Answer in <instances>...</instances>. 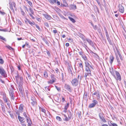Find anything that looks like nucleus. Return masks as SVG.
<instances>
[{
  "instance_id": "052dcab7",
  "label": "nucleus",
  "mask_w": 126,
  "mask_h": 126,
  "mask_svg": "<svg viewBox=\"0 0 126 126\" xmlns=\"http://www.w3.org/2000/svg\"><path fill=\"white\" fill-rule=\"evenodd\" d=\"M99 92H98V93H97V94L96 95L97 96V98L98 99H99L100 98V96L99 95Z\"/></svg>"
},
{
  "instance_id": "f257e3e1",
  "label": "nucleus",
  "mask_w": 126,
  "mask_h": 126,
  "mask_svg": "<svg viewBox=\"0 0 126 126\" xmlns=\"http://www.w3.org/2000/svg\"><path fill=\"white\" fill-rule=\"evenodd\" d=\"M85 70L86 72L85 73L84 76V77L86 78L88 75L91 76V69L94 70L93 67L91 65L90 63H91L89 61L87 62H85Z\"/></svg>"
},
{
  "instance_id": "de8ad7c7",
  "label": "nucleus",
  "mask_w": 126,
  "mask_h": 126,
  "mask_svg": "<svg viewBox=\"0 0 126 126\" xmlns=\"http://www.w3.org/2000/svg\"><path fill=\"white\" fill-rule=\"evenodd\" d=\"M99 6L100 7V8L102 9V5L101 3H100V2L99 1L97 2Z\"/></svg>"
},
{
  "instance_id": "aec40b11",
  "label": "nucleus",
  "mask_w": 126,
  "mask_h": 126,
  "mask_svg": "<svg viewBox=\"0 0 126 126\" xmlns=\"http://www.w3.org/2000/svg\"><path fill=\"white\" fill-rule=\"evenodd\" d=\"M22 86L21 85H19L18 87V88L19 90V91L22 95H23V91L22 89Z\"/></svg>"
},
{
  "instance_id": "72a5a7b5",
  "label": "nucleus",
  "mask_w": 126,
  "mask_h": 126,
  "mask_svg": "<svg viewBox=\"0 0 126 126\" xmlns=\"http://www.w3.org/2000/svg\"><path fill=\"white\" fill-rule=\"evenodd\" d=\"M68 18L73 23H75L76 22L75 20L73 18L70 17H69Z\"/></svg>"
},
{
  "instance_id": "393cba45",
  "label": "nucleus",
  "mask_w": 126,
  "mask_h": 126,
  "mask_svg": "<svg viewBox=\"0 0 126 126\" xmlns=\"http://www.w3.org/2000/svg\"><path fill=\"white\" fill-rule=\"evenodd\" d=\"M18 118L19 121L20 122H22L24 119V118L21 117L19 115H18Z\"/></svg>"
},
{
  "instance_id": "dca6fc26",
  "label": "nucleus",
  "mask_w": 126,
  "mask_h": 126,
  "mask_svg": "<svg viewBox=\"0 0 126 126\" xmlns=\"http://www.w3.org/2000/svg\"><path fill=\"white\" fill-rule=\"evenodd\" d=\"M69 7L70 10H75L77 9L76 6L74 4H71L69 5Z\"/></svg>"
},
{
  "instance_id": "39448f33",
  "label": "nucleus",
  "mask_w": 126,
  "mask_h": 126,
  "mask_svg": "<svg viewBox=\"0 0 126 126\" xmlns=\"http://www.w3.org/2000/svg\"><path fill=\"white\" fill-rule=\"evenodd\" d=\"M93 103L89 105V107L90 108H93L95 107L96 105L98 103V101L94 99L92 101Z\"/></svg>"
},
{
  "instance_id": "b1692460",
  "label": "nucleus",
  "mask_w": 126,
  "mask_h": 126,
  "mask_svg": "<svg viewBox=\"0 0 126 126\" xmlns=\"http://www.w3.org/2000/svg\"><path fill=\"white\" fill-rule=\"evenodd\" d=\"M63 6L65 7H67L68 6V4L66 0H63Z\"/></svg>"
},
{
  "instance_id": "603ef678",
  "label": "nucleus",
  "mask_w": 126,
  "mask_h": 126,
  "mask_svg": "<svg viewBox=\"0 0 126 126\" xmlns=\"http://www.w3.org/2000/svg\"><path fill=\"white\" fill-rule=\"evenodd\" d=\"M0 31L5 32H7L8 31L7 29H0Z\"/></svg>"
},
{
  "instance_id": "9d476101",
  "label": "nucleus",
  "mask_w": 126,
  "mask_h": 126,
  "mask_svg": "<svg viewBox=\"0 0 126 126\" xmlns=\"http://www.w3.org/2000/svg\"><path fill=\"white\" fill-rule=\"evenodd\" d=\"M86 40L89 43V44L91 46L95 48V47L94 45L93 42L91 40L89 39L86 38Z\"/></svg>"
},
{
  "instance_id": "c9c22d12",
  "label": "nucleus",
  "mask_w": 126,
  "mask_h": 126,
  "mask_svg": "<svg viewBox=\"0 0 126 126\" xmlns=\"http://www.w3.org/2000/svg\"><path fill=\"white\" fill-rule=\"evenodd\" d=\"M62 79L63 80H63L65 79V76H66V74L65 73H64V75L63 73H62Z\"/></svg>"
},
{
  "instance_id": "a211bd4d",
  "label": "nucleus",
  "mask_w": 126,
  "mask_h": 126,
  "mask_svg": "<svg viewBox=\"0 0 126 126\" xmlns=\"http://www.w3.org/2000/svg\"><path fill=\"white\" fill-rule=\"evenodd\" d=\"M43 16L46 19L48 20H50L51 18V17L48 14H44Z\"/></svg>"
},
{
  "instance_id": "0eeeda50",
  "label": "nucleus",
  "mask_w": 126,
  "mask_h": 126,
  "mask_svg": "<svg viewBox=\"0 0 126 126\" xmlns=\"http://www.w3.org/2000/svg\"><path fill=\"white\" fill-rule=\"evenodd\" d=\"M31 100L32 101L31 103L33 106L36 105V102L35 97L33 96H32L31 97Z\"/></svg>"
},
{
  "instance_id": "79ce46f5",
  "label": "nucleus",
  "mask_w": 126,
  "mask_h": 126,
  "mask_svg": "<svg viewBox=\"0 0 126 126\" xmlns=\"http://www.w3.org/2000/svg\"><path fill=\"white\" fill-rule=\"evenodd\" d=\"M81 112H78V113H77V115L78 116L79 118H81Z\"/></svg>"
},
{
  "instance_id": "ea45409f",
  "label": "nucleus",
  "mask_w": 126,
  "mask_h": 126,
  "mask_svg": "<svg viewBox=\"0 0 126 126\" xmlns=\"http://www.w3.org/2000/svg\"><path fill=\"white\" fill-rule=\"evenodd\" d=\"M21 11L22 15L23 16H24L25 15V14L23 11V10L21 8Z\"/></svg>"
},
{
  "instance_id": "473e14b6",
  "label": "nucleus",
  "mask_w": 126,
  "mask_h": 126,
  "mask_svg": "<svg viewBox=\"0 0 126 126\" xmlns=\"http://www.w3.org/2000/svg\"><path fill=\"white\" fill-rule=\"evenodd\" d=\"M94 9L95 11L96 12H99V10L98 8L96 6H95L94 7Z\"/></svg>"
},
{
  "instance_id": "4c0bfd02",
  "label": "nucleus",
  "mask_w": 126,
  "mask_h": 126,
  "mask_svg": "<svg viewBox=\"0 0 126 126\" xmlns=\"http://www.w3.org/2000/svg\"><path fill=\"white\" fill-rule=\"evenodd\" d=\"M19 77V75L18 74H17V75L16 76L15 78L17 81H18Z\"/></svg>"
},
{
  "instance_id": "4be33fe9",
  "label": "nucleus",
  "mask_w": 126,
  "mask_h": 126,
  "mask_svg": "<svg viewBox=\"0 0 126 126\" xmlns=\"http://www.w3.org/2000/svg\"><path fill=\"white\" fill-rule=\"evenodd\" d=\"M108 123L110 126H118L117 124L114 123H112L111 121H108Z\"/></svg>"
},
{
  "instance_id": "3c124183",
  "label": "nucleus",
  "mask_w": 126,
  "mask_h": 126,
  "mask_svg": "<svg viewBox=\"0 0 126 126\" xmlns=\"http://www.w3.org/2000/svg\"><path fill=\"white\" fill-rule=\"evenodd\" d=\"M59 70L57 68H56V69L55 70V71L56 72V73L58 75H59L60 74V72L59 71Z\"/></svg>"
},
{
  "instance_id": "864d4df0",
  "label": "nucleus",
  "mask_w": 126,
  "mask_h": 126,
  "mask_svg": "<svg viewBox=\"0 0 126 126\" xmlns=\"http://www.w3.org/2000/svg\"><path fill=\"white\" fill-rule=\"evenodd\" d=\"M36 28L40 31H41V29L37 25H35Z\"/></svg>"
},
{
  "instance_id": "1a4fd4ad",
  "label": "nucleus",
  "mask_w": 126,
  "mask_h": 126,
  "mask_svg": "<svg viewBox=\"0 0 126 126\" xmlns=\"http://www.w3.org/2000/svg\"><path fill=\"white\" fill-rule=\"evenodd\" d=\"M116 75V76L117 78L115 77L116 79L118 80H119V81H121V75L117 71H115Z\"/></svg>"
},
{
  "instance_id": "6e6552de",
  "label": "nucleus",
  "mask_w": 126,
  "mask_h": 126,
  "mask_svg": "<svg viewBox=\"0 0 126 126\" xmlns=\"http://www.w3.org/2000/svg\"><path fill=\"white\" fill-rule=\"evenodd\" d=\"M103 113L102 112L100 113L99 114V116L100 118L103 122L106 123V120L103 117Z\"/></svg>"
},
{
  "instance_id": "7ed1b4c3",
  "label": "nucleus",
  "mask_w": 126,
  "mask_h": 126,
  "mask_svg": "<svg viewBox=\"0 0 126 126\" xmlns=\"http://www.w3.org/2000/svg\"><path fill=\"white\" fill-rule=\"evenodd\" d=\"M0 74L4 78H6L7 76L5 71L2 67H0Z\"/></svg>"
},
{
  "instance_id": "c85d7f7f",
  "label": "nucleus",
  "mask_w": 126,
  "mask_h": 126,
  "mask_svg": "<svg viewBox=\"0 0 126 126\" xmlns=\"http://www.w3.org/2000/svg\"><path fill=\"white\" fill-rule=\"evenodd\" d=\"M82 39L83 40V41L84 42V45L85 46L84 47H87V46L86 45L87 44V43L86 41V39H85L84 38H82Z\"/></svg>"
},
{
  "instance_id": "f8f14e48",
  "label": "nucleus",
  "mask_w": 126,
  "mask_h": 126,
  "mask_svg": "<svg viewBox=\"0 0 126 126\" xmlns=\"http://www.w3.org/2000/svg\"><path fill=\"white\" fill-rule=\"evenodd\" d=\"M25 18L26 19L25 20V21L26 24H28V23H29L32 26L33 25H34L35 23L34 22H32L29 20L27 19L26 18Z\"/></svg>"
},
{
  "instance_id": "ddd939ff",
  "label": "nucleus",
  "mask_w": 126,
  "mask_h": 126,
  "mask_svg": "<svg viewBox=\"0 0 126 126\" xmlns=\"http://www.w3.org/2000/svg\"><path fill=\"white\" fill-rule=\"evenodd\" d=\"M118 6L119 8L120 12L121 13H123L124 11V7L120 4H119Z\"/></svg>"
},
{
  "instance_id": "f03ea898",
  "label": "nucleus",
  "mask_w": 126,
  "mask_h": 126,
  "mask_svg": "<svg viewBox=\"0 0 126 126\" xmlns=\"http://www.w3.org/2000/svg\"><path fill=\"white\" fill-rule=\"evenodd\" d=\"M71 82L72 86L74 87L77 86L79 84V81L77 78H75L73 79Z\"/></svg>"
},
{
  "instance_id": "423d86ee",
  "label": "nucleus",
  "mask_w": 126,
  "mask_h": 126,
  "mask_svg": "<svg viewBox=\"0 0 126 126\" xmlns=\"http://www.w3.org/2000/svg\"><path fill=\"white\" fill-rule=\"evenodd\" d=\"M9 94L11 99L13 100H14L15 99V95L14 91L12 89L9 91Z\"/></svg>"
},
{
  "instance_id": "58836bf2",
  "label": "nucleus",
  "mask_w": 126,
  "mask_h": 126,
  "mask_svg": "<svg viewBox=\"0 0 126 126\" xmlns=\"http://www.w3.org/2000/svg\"><path fill=\"white\" fill-rule=\"evenodd\" d=\"M45 89L47 91H49L50 90V88H49V86L46 87H45Z\"/></svg>"
},
{
  "instance_id": "6e6d98bb",
  "label": "nucleus",
  "mask_w": 126,
  "mask_h": 126,
  "mask_svg": "<svg viewBox=\"0 0 126 126\" xmlns=\"http://www.w3.org/2000/svg\"><path fill=\"white\" fill-rule=\"evenodd\" d=\"M23 115L26 118H26H28V117L27 116V115L26 114V112H24L23 113Z\"/></svg>"
},
{
  "instance_id": "4468645a",
  "label": "nucleus",
  "mask_w": 126,
  "mask_h": 126,
  "mask_svg": "<svg viewBox=\"0 0 126 126\" xmlns=\"http://www.w3.org/2000/svg\"><path fill=\"white\" fill-rule=\"evenodd\" d=\"M110 71L111 75L114 77H115V71H116L113 69V68L112 67L111 69L110 68Z\"/></svg>"
},
{
  "instance_id": "2f4dec72",
  "label": "nucleus",
  "mask_w": 126,
  "mask_h": 126,
  "mask_svg": "<svg viewBox=\"0 0 126 126\" xmlns=\"http://www.w3.org/2000/svg\"><path fill=\"white\" fill-rule=\"evenodd\" d=\"M79 67L80 68H81L82 70H83V66L82 63H79Z\"/></svg>"
},
{
  "instance_id": "774afa93",
  "label": "nucleus",
  "mask_w": 126,
  "mask_h": 126,
  "mask_svg": "<svg viewBox=\"0 0 126 126\" xmlns=\"http://www.w3.org/2000/svg\"><path fill=\"white\" fill-rule=\"evenodd\" d=\"M44 24H45V26H46L47 27H49V25L46 22V23H45Z\"/></svg>"
},
{
  "instance_id": "2eb2a0df",
  "label": "nucleus",
  "mask_w": 126,
  "mask_h": 126,
  "mask_svg": "<svg viewBox=\"0 0 126 126\" xmlns=\"http://www.w3.org/2000/svg\"><path fill=\"white\" fill-rule=\"evenodd\" d=\"M65 88L69 91L71 92V87L69 85L67 84H65L64 86Z\"/></svg>"
},
{
  "instance_id": "f3484780",
  "label": "nucleus",
  "mask_w": 126,
  "mask_h": 126,
  "mask_svg": "<svg viewBox=\"0 0 126 126\" xmlns=\"http://www.w3.org/2000/svg\"><path fill=\"white\" fill-rule=\"evenodd\" d=\"M114 59L113 56L111 55H110L109 58L110 62L111 64H112Z\"/></svg>"
},
{
  "instance_id": "0e129e2a",
  "label": "nucleus",
  "mask_w": 126,
  "mask_h": 126,
  "mask_svg": "<svg viewBox=\"0 0 126 126\" xmlns=\"http://www.w3.org/2000/svg\"><path fill=\"white\" fill-rule=\"evenodd\" d=\"M68 40V41L71 42H73V40L72 39L70 38H69Z\"/></svg>"
},
{
  "instance_id": "4d7b16f0",
  "label": "nucleus",
  "mask_w": 126,
  "mask_h": 126,
  "mask_svg": "<svg viewBox=\"0 0 126 126\" xmlns=\"http://www.w3.org/2000/svg\"><path fill=\"white\" fill-rule=\"evenodd\" d=\"M28 3L29 4V5L31 7H32L33 5L32 3L30 1H29L28 2Z\"/></svg>"
},
{
  "instance_id": "69168bd1",
  "label": "nucleus",
  "mask_w": 126,
  "mask_h": 126,
  "mask_svg": "<svg viewBox=\"0 0 126 126\" xmlns=\"http://www.w3.org/2000/svg\"><path fill=\"white\" fill-rule=\"evenodd\" d=\"M41 111L44 113H45V112H46V110L44 109H43V108H41Z\"/></svg>"
},
{
  "instance_id": "e2e57ef3",
  "label": "nucleus",
  "mask_w": 126,
  "mask_h": 126,
  "mask_svg": "<svg viewBox=\"0 0 126 126\" xmlns=\"http://www.w3.org/2000/svg\"><path fill=\"white\" fill-rule=\"evenodd\" d=\"M0 14L2 15H3L5 14V13L3 12L2 11H0Z\"/></svg>"
},
{
  "instance_id": "a878e982",
  "label": "nucleus",
  "mask_w": 126,
  "mask_h": 126,
  "mask_svg": "<svg viewBox=\"0 0 126 126\" xmlns=\"http://www.w3.org/2000/svg\"><path fill=\"white\" fill-rule=\"evenodd\" d=\"M117 53H118V54L119 55V57L120 60H121L122 61L123 60V58L122 56L120 54V51L118 50H117Z\"/></svg>"
},
{
  "instance_id": "49530a36",
  "label": "nucleus",
  "mask_w": 126,
  "mask_h": 126,
  "mask_svg": "<svg viewBox=\"0 0 126 126\" xmlns=\"http://www.w3.org/2000/svg\"><path fill=\"white\" fill-rule=\"evenodd\" d=\"M0 39L5 41H6V40L5 38L0 35Z\"/></svg>"
},
{
  "instance_id": "bb28decb",
  "label": "nucleus",
  "mask_w": 126,
  "mask_h": 126,
  "mask_svg": "<svg viewBox=\"0 0 126 126\" xmlns=\"http://www.w3.org/2000/svg\"><path fill=\"white\" fill-rule=\"evenodd\" d=\"M116 58L117 61L118 63V64L120 65H121V63L119 60V57L116 54Z\"/></svg>"
},
{
  "instance_id": "a18cd8bd",
  "label": "nucleus",
  "mask_w": 126,
  "mask_h": 126,
  "mask_svg": "<svg viewBox=\"0 0 126 126\" xmlns=\"http://www.w3.org/2000/svg\"><path fill=\"white\" fill-rule=\"evenodd\" d=\"M44 77L46 78H47L48 76V74L47 72H45L44 74Z\"/></svg>"
},
{
  "instance_id": "37998d69",
  "label": "nucleus",
  "mask_w": 126,
  "mask_h": 126,
  "mask_svg": "<svg viewBox=\"0 0 126 126\" xmlns=\"http://www.w3.org/2000/svg\"><path fill=\"white\" fill-rule=\"evenodd\" d=\"M1 107L3 111L4 112H5V107H4V106H3V105H2Z\"/></svg>"
},
{
  "instance_id": "09e8293b",
  "label": "nucleus",
  "mask_w": 126,
  "mask_h": 126,
  "mask_svg": "<svg viewBox=\"0 0 126 126\" xmlns=\"http://www.w3.org/2000/svg\"><path fill=\"white\" fill-rule=\"evenodd\" d=\"M99 92V91L98 90H97L96 91H95L92 94V95H95L97 94Z\"/></svg>"
},
{
  "instance_id": "cd10ccee",
  "label": "nucleus",
  "mask_w": 126,
  "mask_h": 126,
  "mask_svg": "<svg viewBox=\"0 0 126 126\" xmlns=\"http://www.w3.org/2000/svg\"><path fill=\"white\" fill-rule=\"evenodd\" d=\"M3 99L5 102L7 103V100L6 98V96L5 94H3Z\"/></svg>"
},
{
  "instance_id": "c03bdc74",
  "label": "nucleus",
  "mask_w": 126,
  "mask_h": 126,
  "mask_svg": "<svg viewBox=\"0 0 126 126\" xmlns=\"http://www.w3.org/2000/svg\"><path fill=\"white\" fill-rule=\"evenodd\" d=\"M56 119L59 121H62L61 118L59 116H57L56 117Z\"/></svg>"
},
{
  "instance_id": "20e7f679",
  "label": "nucleus",
  "mask_w": 126,
  "mask_h": 126,
  "mask_svg": "<svg viewBox=\"0 0 126 126\" xmlns=\"http://www.w3.org/2000/svg\"><path fill=\"white\" fill-rule=\"evenodd\" d=\"M51 79L48 81L47 82L48 84H53L54 83L56 82V79L55 78L54 75H51L50 76Z\"/></svg>"
},
{
  "instance_id": "5fc2aeb1",
  "label": "nucleus",
  "mask_w": 126,
  "mask_h": 126,
  "mask_svg": "<svg viewBox=\"0 0 126 126\" xmlns=\"http://www.w3.org/2000/svg\"><path fill=\"white\" fill-rule=\"evenodd\" d=\"M25 93L26 94V96L28 98V90H25Z\"/></svg>"
},
{
  "instance_id": "338daca9",
  "label": "nucleus",
  "mask_w": 126,
  "mask_h": 126,
  "mask_svg": "<svg viewBox=\"0 0 126 126\" xmlns=\"http://www.w3.org/2000/svg\"><path fill=\"white\" fill-rule=\"evenodd\" d=\"M93 27L94 29L95 30H96L97 29V27L96 25H95V26H94Z\"/></svg>"
},
{
  "instance_id": "bf43d9fd",
  "label": "nucleus",
  "mask_w": 126,
  "mask_h": 126,
  "mask_svg": "<svg viewBox=\"0 0 126 126\" xmlns=\"http://www.w3.org/2000/svg\"><path fill=\"white\" fill-rule=\"evenodd\" d=\"M29 14L33 19H35V17L32 15V14H31L30 13H29Z\"/></svg>"
},
{
  "instance_id": "5701e85b",
  "label": "nucleus",
  "mask_w": 126,
  "mask_h": 126,
  "mask_svg": "<svg viewBox=\"0 0 126 126\" xmlns=\"http://www.w3.org/2000/svg\"><path fill=\"white\" fill-rule=\"evenodd\" d=\"M68 116L69 119H70L72 117V114L69 110L68 111Z\"/></svg>"
},
{
  "instance_id": "6ab92c4d",
  "label": "nucleus",
  "mask_w": 126,
  "mask_h": 126,
  "mask_svg": "<svg viewBox=\"0 0 126 126\" xmlns=\"http://www.w3.org/2000/svg\"><path fill=\"white\" fill-rule=\"evenodd\" d=\"M28 124V125H31L32 124V122L29 117H28L26 118Z\"/></svg>"
},
{
  "instance_id": "13d9d810",
  "label": "nucleus",
  "mask_w": 126,
  "mask_h": 126,
  "mask_svg": "<svg viewBox=\"0 0 126 126\" xmlns=\"http://www.w3.org/2000/svg\"><path fill=\"white\" fill-rule=\"evenodd\" d=\"M6 47L10 50H11V49L12 50H14V49L13 48L11 47H10V46H7Z\"/></svg>"
},
{
  "instance_id": "9b49d317",
  "label": "nucleus",
  "mask_w": 126,
  "mask_h": 126,
  "mask_svg": "<svg viewBox=\"0 0 126 126\" xmlns=\"http://www.w3.org/2000/svg\"><path fill=\"white\" fill-rule=\"evenodd\" d=\"M24 106L23 104H21L19 106L18 110L20 113H22L23 111Z\"/></svg>"
},
{
  "instance_id": "c756f323",
  "label": "nucleus",
  "mask_w": 126,
  "mask_h": 126,
  "mask_svg": "<svg viewBox=\"0 0 126 126\" xmlns=\"http://www.w3.org/2000/svg\"><path fill=\"white\" fill-rule=\"evenodd\" d=\"M82 58L84 60L85 62L89 61L87 60V58L85 55H82Z\"/></svg>"
},
{
  "instance_id": "680f3d73",
  "label": "nucleus",
  "mask_w": 126,
  "mask_h": 126,
  "mask_svg": "<svg viewBox=\"0 0 126 126\" xmlns=\"http://www.w3.org/2000/svg\"><path fill=\"white\" fill-rule=\"evenodd\" d=\"M4 63V61L2 59H0V63L1 64H3Z\"/></svg>"
},
{
  "instance_id": "a19ab883",
  "label": "nucleus",
  "mask_w": 126,
  "mask_h": 126,
  "mask_svg": "<svg viewBox=\"0 0 126 126\" xmlns=\"http://www.w3.org/2000/svg\"><path fill=\"white\" fill-rule=\"evenodd\" d=\"M69 103H67L65 105L64 107V109L66 110H67L69 107Z\"/></svg>"
},
{
  "instance_id": "e433bc0d",
  "label": "nucleus",
  "mask_w": 126,
  "mask_h": 126,
  "mask_svg": "<svg viewBox=\"0 0 126 126\" xmlns=\"http://www.w3.org/2000/svg\"><path fill=\"white\" fill-rule=\"evenodd\" d=\"M29 10H30V12H31V14L33 15L34 14V12L33 10H32V9L30 7L29 8Z\"/></svg>"
},
{
  "instance_id": "412c9836",
  "label": "nucleus",
  "mask_w": 126,
  "mask_h": 126,
  "mask_svg": "<svg viewBox=\"0 0 126 126\" xmlns=\"http://www.w3.org/2000/svg\"><path fill=\"white\" fill-rule=\"evenodd\" d=\"M72 67L70 65H69L68 66V72L70 73H71L72 74V75L73 74L72 71Z\"/></svg>"
},
{
  "instance_id": "f704fd0d",
  "label": "nucleus",
  "mask_w": 126,
  "mask_h": 126,
  "mask_svg": "<svg viewBox=\"0 0 126 126\" xmlns=\"http://www.w3.org/2000/svg\"><path fill=\"white\" fill-rule=\"evenodd\" d=\"M44 41L45 43L48 46L49 44V43L46 40V38H43L42 39Z\"/></svg>"
},
{
  "instance_id": "8fccbe9b",
  "label": "nucleus",
  "mask_w": 126,
  "mask_h": 126,
  "mask_svg": "<svg viewBox=\"0 0 126 126\" xmlns=\"http://www.w3.org/2000/svg\"><path fill=\"white\" fill-rule=\"evenodd\" d=\"M107 39L108 40V41H109L110 44L111 45H112V44L111 42V41H110V37H109L107 38Z\"/></svg>"
},
{
  "instance_id": "7c9ffc66",
  "label": "nucleus",
  "mask_w": 126,
  "mask_h": 126,
  "mask_svg": "<svg viewBox=\"0 0 126 126\" xmlns=\"http://www.w3.org/2000/svg\"><path fill=\"white\" fill-rule=\"evenodd\" d=\"M64 121H69L70 119H69V118H67V117L66 116V115H64Z\"/></svg>"
}]
</instances>
